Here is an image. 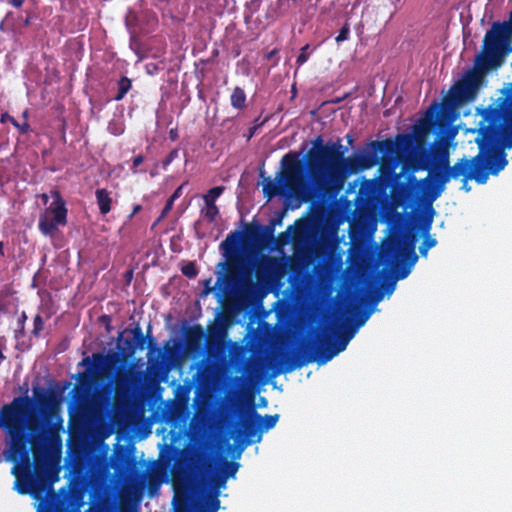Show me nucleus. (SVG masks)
I'll return each instance as SVG.
<instances>
[{
  "instance_id": "nucleus-57",
  "label": "nucleus",
  "mask_w": 512,
  "mask_h": 512,
  "mask_svg": "<svg viewBox=\"0 0 512 512\" xmlns=\"http://www.w3.org/2000/svg\"><path fill=\"white\" fill-rule=\"evenodd\" d=\"M4 255V244L3 242L0 241V256L4 257Z\"/></svg>"
},
{
  "instance_id": "nucleus-39",
  "label": "nucleus",
  "mask_w": 512,
  "mask_h": 512,
  "mask_svg": "<svg viewBox=\"0 0 512 512\" xmlns=\"http://www.w3.org/2000/svg\"><path fill=\"white\" fill-rule=\"evenodd\" d=\"M115 381H116V385L117 386H122V385L127 384V382H128V370L119 369L117 371V373H116Z\"/></svg>"
},
{
  "instance_id": "nucleus-49",
  "label": "nucleus",
  "mask_w": 512,
  "mask_h": 512,
  "mask_svg": "<svg viewBox=\"0 0 512 512\" xmlns=\"http://www.w3.org/2000/svg\"><path fill=\"white\" fill-rule=\"evenodd\" d=\"M26 0H9L8 3L15 8H20Z\"/></svg>"
},
{
  "instance_id": "nucleus-58",
  "label": "nucleus",
  "mask_w": 512,
  "mask_h": 512,
  "mask_svg": "<svg viewBox=\"0 0 512 512\" xmlns=\"http://www.w3.org/2000/svg\"><path fill=\"white\" fill-rule=\"evenodd\" d=\"M346 138H347L348 144H352L353 143L354 139H353V137L351 135H347Z\"/></svg>"
},
{
  "instance_id": "nucleus-29",
  "label": "nucleus",
  "mask_w": 512,
  "mask_h": 512,
  "mask_svg": "<svg viewBox=\"0 0 512 512\" xmlns=\"http://www.w3.org/2000/svg\"><path fill=\"white\" fill-rule=\"evenodd\" d=\"M427 210H426V213L423 217V220H422V230L424 232V234H428L430 229H431V226H432V222H433V216H434V208L432 207V204L431 205H427Z\"/></svg>"
},
{
  "instance_id": "nucleus-37",
  "label": "nucleus",
  "mask_w": 512,
  "mask_h": 512,
  "mask_svg": "<svg viewBox=\"0 0 512 512\" xmlns=\"http://www.w3.org/2000/svg\"><path fill=\"white\" fill-rule=\"evenodd\" d=\"M27 314L23 311L18 319V326L19 329L16 330V338L24 337L25 336V322L27 320Z\"/></svg>"
},
{
  "instance_id": "nucleus-61",
  "label": "nucleus",
  "mask_w": 512,
  "mask_h": 512,
  "mask_svg": "<svg viewBox=\"0 0 512 512\" xmlns=\"http://www.w3.org/2000/svg\"><path fill=\"white\" fill-rule=\"evenodd\" d=\"M212 54H213V56H217L218 55V50L217 49L214 50Z\"/></svg>"
},
{
  "instance_id": "nucleus-50",
  "label": "nucleus",
  "mask_w": 512,
  "mask_h": 512,
  "mask_svg": "<svg viewBox=\"0 0 512 512\" xmlns=\"http://www.w3.org/2000/svg\"><path fill=\"white\" fill-rule=\"evenodd\" d=\"M277 53H278V49H273V50H271L270 52L266 53V54H265V56H264V58H265L266 60H270V59H272V58H273Z\"/></svg>"
},
{
  "instance_id": "nucleus-13",
  "label": "nucleus",
  "mask_w": 512,
  "mask_h": 512,
  "mask_svg": "<svg viewBox=\"0 0 512 512\" xmlns=\"http://www.w3.org/2000/svg\"><path fill=\"white\" fill-rule=\"evenodd\" d=\"M121 361L118 353L103 354L101 352L93 353L91 357H85L79 365L86 366L87 372L79 373V381L87 382L90 379L89 373L99 374L100 372L113 368Z\"/></svg>"
},
{
  "instance_id": "nucleus-33",
  "label": "nucleus",
  "mask_w": 512,
  "mask_h": 512,
  "mask_svg": "<svg viewBox=\"0 0 512 512\" xmlns=\"http://www.w3.org/2000/svg\"><path fill=\"white\" fill-rule=\"evenodd\" d=\"M44 320L40 314L35 315L33 319V329L31 331L32 335L38 338L41 332L44 330Z\"/></svg>"
},
{
  "instance_id": "nucleus-9",
  "label": "nucleus",
  "mask_w": 512,
  "mask_h": 512,
  "mask_svg": "<svg viewBox=\"0 0 512 512\" xmlns=\"http://www.w3.org/2000/svg\"><path fill=\"white\" fill-rule=\"evenodd\" d=\"M278 420V414L261 416L254 411L250 418L242 421L235 430V441L240 447V453L247 446L260 442L262 440V434L272 429L277 424Z\"/></svg>"
},
{
  "instance_id": "nucleus-12",
  "label": "nucleus",
  "mask_w": 512,
  "mask_h": 512,
  "mask_svg": "<svg viewBox=\"0 0 512 512\" xmlns=\"http://www.w3.org/2000/svg\"><path fill=\"white\" fill-rule=\"evenodd\" d=\"M483 150L481 153L473 156L472 158L462 157L458 159V165L461 168V179L462 186L461 190L469 192L471 187L469 186L470 180H475L478 184H485L487 182V172L485 171V164L483 162Z\"/></svg>"
},
{
  "instance_id": "nucleus-11",
  "label": "nucleus",
  "mask_w": 512,
  "mask_h": 512,
  "mask_svg": "<svg viewBox=\"0 0 512 512\" xmlns=\"http://www.w3.org/2000/svg\"><path fill=\"white\" fill-rule=\"evenodd\" d=\"M461 168L456 162V167L453 170L431 169L428 176L423 180L424 188V202L427 205L433 204L446 189V185L452 179H459Z\"/></svg>"
},
{
  "instance_id": "nucleus-63",
  "label": "nucleus",
  "mask_w": 512,
  "mask_h": 512,
  "mask_svg": "<svg viewBox=\"0 0 512 512\" xmlns=\"http://www.w3.org/2000/svg\"><path fill=\"white\" fill-rule=\"evenodd\" d=\"M396 2H400L401 0H395Z\"/></svg>"
},
{
  "instance_id": "nucleus-31",
  "label": "nucleus",
  "mask_w": 512,
  "mask_h": 512,
  "mask_svg": "<svg viewBox=\"0 0 512 512\" xmlns=\"http://www.w3.org/2000/svg\"><path fill=\"white\" fill-rule=\"evenodd\" d=\"M437 244V240L435 238L430 237L428 234H425L424 240L419 246V252L421 256H426L429 249L435 247Z\"/></svg>"
},
{
  "instance_id": "nucleus-53",
  "label": "nucleus",
  "mask_w": 512,
  "mask_h": 512,
  "mask_svg": "<svg viewBox=\"0 0 512 512\" xmlns=\"http://www.w3.org/2000/svg\"><path fill=\"white\" fill-rule=\"evenodd\" d=\"M510 104H512V98L510 99V101H509V102L504 101V102H502L500 105H510ZM507 135H512V132H511L510 130H508V131H507ZM506 146H507V147H511V146H512V142L507 143V144H506Z\"/></svg>"
},
{
  "instance_id": "nucleus-22",
  "label": "nucleus",
  "mask_w": 512,
  "mask_h": 512,
  "mask_svg": "<svg viewBox=\"0 0 512 512\" xmlns=\"http://www.w3.org/2000/svg\"><path fill=\"white\" fill-rule=\"evenodd\" d=\"M95 196L100 213L102 215L108 214L112 206V198L109 192L105 188L97 189Z\"/></svg>"
},
{
  "instance_id": "nucleus-43",
  "label": "nucleus",
  "mask_w": 512,
  "mask_h": 512,
  "mask_svg": "<svg viewBox=\"0 0 512 512\" xmlns=\"http://www.w3.org/2000/svg\"><path fill=\"white\" fill-rule=\"evenodd\" d=\"M137 21V16L135 13L130 12L126 17V26L130 29L135 26Z\"/></svg>"
},
{
  "instance_id": "nucleus-6",
  "label": "nucleus",
  "mask_w": 512,
  "mask_h": 512,
  "mask_svg": "<svg viewBox=\"0 0 512 512\" xmlns=\"http://www.w3.org/2000/svg\"><path fill=\"white\" fill-rule=\"evenodd\" d=\"M274 239L273 226L246 225L245 231L240 232L234 230L227 235L224 241L221 242L220 248L223 250L224 255L227 257L226 263L219 265L226 268V274L222 277L227 285L252 287L250 279L241 277V263L238 258L241 243H251L257 246H264Z\"/></svg>"
},
{
  "instance_id": "nucleus-28",
  "label": "nucleus",
  "mask_w": 512,
  "mask_h": 512,
  "mask_svg": "<svg viewBox=\"0 0 512 512\" xmlns=\"http://www.w3.org/2000/svg\"><path fill=\"white\" fill-rule=\"evenodd\" d=\"M456 167V162L454 165H450L449 154L447 151H444L439 159L433 164V169H441V170H453Z\"/></svg>"
},
{
  "instance_id": "nucleus-41",
  "label": "nucleus",
  "mask_w": 512,
  "mask_h": 512,
  "mask_svg": "<svg viewBox=\"0 0 512 512\" xmlns=\"http://www.w3.org/2000/svg\"><path fill=\"white\" fill-rule=\"evenodd\" d=\"M177 157H178V150L173 149L172 151L169 152V154L163 160V166L166 167V166L170 165L174 161V159Z\"/></svg>"
},
{
  "instance_id": "nucleus-14",
  "label": "nucleus",
  "mask_w": 512,
  "mask_h": 512,
  "mask_svg": "<svg viewBox=\"0 0 512 512\" xmlns=\"http://www.w3.org/2000/svg\"><path fill=\"white\" fill-rule=\"evenodd\" d=\"M133 335L132 338L123 340V347H121L124 354L133 356L137 350H144L146 345L150 350L155 348V338L151 336V325L148 326L147 334L144 335L139 324L129 330Z\"/></svg>"
},
{
  "instance_id": "nucleus-16",
  "label": "nucleus",
  "mask_w": 512,
  "mask_h": 512,
  "mask_svg": "<svg viewBox=\"0 0 512 512\" xmlns=\"http://www.w3.org/2000/svg\"><path fill=\"white\" fill-rule=\"evenodd\" d=\"M284 273L281 260L276 257L265 256L256 265L255 274L260 282H271L280 278Z\"/></svg>"
},
{
  "instance_id": "nucleus-48",
  "label": "nucleus",
  "mask_w": 512,
  "mask_h": 512,
  "mask_svg": "<svg viewBox=\"0 0 512 512\" xmlns=\"http://www.w3.org/2000/svg\"><path fill=\"white\" fill-rule=\"evenodd\" d=\"M142 210V206L140 204H135L133 206L132 212L129 214L128 219L131 220L135 214Z\"/></svg>"
},
{
  "instance_id": "nucleus-21",
  "label": "nucleus",
  "mask_w": 512,
  "mask_h": 512,
  "mask_svg": "<svg viewBox=\"0 0 512 512\" xmlns=\"http://www.w3.org/2000/svg\"><path fill=\"white\" fill-rule=\"evenodd\" d=\"M60 225V222H55L53 217L41 213L38 221V229L44 236L53 237Z\"/></svg>"
},
{
  "instance_id": "nucleus-32",
  "label": "nucleus",
  "mask_w": 512,
  "mask_h": 512,
  "mask_svg": "<svg viewBox=\"0 0 512 512\" xmlns=\"http://www.w3.org/2000/svg\"><path fill=\"white\" fill-rule=\"evenodd\" d=\"M370 315H371V311H365L358 315V317L356 318V320L354 321L353 324H347L346 326H348L350 329H355V333H356L358 331V329L367 322Z\"/></svg>"
},
{
  "instance_id": "nucleus-18",
  "label": "nucleus",
  "mask_w": 512,
  "mask_h": 512,
  "mask_svg": "<svg viewBox=\"0 0 512 512\" xmlns=\"http://www.w3.org/2000/svg\"><path fill=\"white\" fill-rule=\"evenodd\" d=\"M54 200L45 209L44 214L53 217L55 222H60L61 226L67 224V213L66 203L63 200L61 194L58 191L53 192Z\"/></svg>"
},
{
  "instance_id": "nucleus-46",
  "label": "nucleus",
  "mask_w": 512,
  "mask_h": 512,
  "mask_svg": "<svg viewBox=\"0 0 512 512\" xmlns=\"http://www.w3.org/2000/svg\"><path fill=\"white\" fill-rule=\"evenodd\" d=\"M144 162V157L143 155H137L133 158V163H132V167L133 168H136L138 166H140L142 163Z\"/></svg>"
},
{
  "instance_id": "nucleus-15",
  "label": "nucleus",
  "mask_w": 512,
  "mask_h": 512,
  "mask_svg": "<svg viewBox=\"0 0 512 512\" xmlns=\"http://www.w3.org/2000/svg\"><path fill=\"white\" fill-rule=\"evenodd\" d=\"M208 475L202 476L198 481L191 480L187 483V489L192 491H196L198 488H201L202 491H206L208 487H211L210 494H213L215 491H219L220 488L225 487L227 478L223 475L219 470L212 466L211 464L207 466ZM220 492H218L219 494Z\"/></svg>"
},
{
  "instance_id": "nucleus-10",
  "label": "nucleus",
  "mask_w": 512,
  "mask_h": 512,
  "mask_svg": "<svg viewBox=\"0 0 512 512\" xmlns=\"http://www.w3.org/2000/svg\"><path fill=\"white\" fill-rule=\"evenodd\" d=\"M312 147L308 150L305 155L306 167H307V183L312 186L315 179L318 178L333 152L337 147V141L332 143L324 144L323 137L317 136L312 142ZM304 176H306L304 174Z\"/></svg>"
},
{
  "instance_id": "nucleus-17",
  "label": "nucleus",
  "mask_w": 512,
  "mask_h": 512,
  "mask_svg": "<svg viewBox=\"0 0 512 512\" xmlns=\"http://www.w3.org/2000/svg\"><path fill=\"white\" fill-rule=\"evenodd\" d=\"M357 174L373 168L381 164V153L373 145V141L369 142L365 149L359 154H353Z\"/></svg>"
},
{
  "instance_id": "nucleus-1",
  "label": "nucleus",
  "mask_w": 512,
  "mask_h": 512,
  "mask_svg": "<svg viewBox=\"0 0 512 512\" xmlns=\"http://www.w3.org/2000/svg\"><path fill=\"white\" fill-rule=\"evenodd\" d=\"M14 397L0 408V428L9 437L8 448L4 451L7 461L19 463L28 457V444L35 456V477L32 485L47 490L59 480V468L38 461V451L47 445H60V431L63 429L60 404L52 391L42 387L33 388V397L38 413L30 412L34 401L27 395Z\"/></svg>"
},
{
  "instance_id": "nucleus-4",
  "label": "nucleus",
  "mask_w": 512,
  "mask_h": 512,
  "mask_svg": "<svg viewBox=\"0 0 512 512\" xmlns=\"http://www.w3.org/2000/svg\"><path fill=\"white\" fill-rule=\"evenodd\" d=\"M478 131L476 143L478 153L483 148V162L487 178L489 174L497 175L507 164L506 153L497 149V145L507 136V131L512 132V103L510 105H490L483 112V120Z\"/></svg>"
},
{
  "instance_id": "nucleus-56",
  "label": "nucleus",
  "mask_w": 512,
  "mask_h": 512,
  "mask_svg": "<svg viewBox=\"0 0 512 512\" xmlns=\"http://www.w3.org/2000/svg\"><path fill=\"white\" fill-rule=\"evenodd\" d=\"M257 127H252L249 129V134H248V139H250L251 137H253L255 131H256Z\"/></svg>"
},
{
  "instance_id": "nucleus-51",
  "label": "nucleus",
  "mask_w": 512,
  "mask_h": 512,
  "mask_svg": "<svg viewBox=\"0 0 512 512\" xmlns=\"http://www.w3.org/2000/svg\"><path fill=\"white\" fill-rule=\"evenodd\" d=\"M262 0H251L250 5L254 8V10H258Z\"/></svg>"
},
{
  "instance_id": "nucleus-59",
  "label": "nucleus",
  "mask_w": 512,
  "mask_h": 512,
  "mask_svg": "<svg viewBox=\"0 0 512 512\" xmlns=\"http://www.w3.org/2000/svg\"><path fill=\"white\" fill-rule=\"evenodd\" d=\"M6 311V305L0 302V312Z\"/></svg>"
},
{
  "instance_id": "nucleus-36",
  "label": "nucleus",
  "mask_w": 512,
  "mask_h": 512,
  "mask_svg": "<svg viewBox=\"0 0 512 512\" xmlns=\"http://www.w3.org/2000/svg\"><path fill=\"white\" fill-rule=\"evenodd\" d=\"M176 512H191L190 502L188 496L181 499L179 496L176 503Z\"/></svg>"
},
{
  "instance_id": "nucleus-8",
  "label": "nucleus",
  "mask_w": 512,
  "mask_h": 512,
  "mask_svg": "<svg viewBox=\"0 0 512 512\" xmlns=\"http://www.w3.org/2000/svg\"><path fill=\"white\" fill-rule=\"evenodd\" d=\"M390 262L394 265V279L385 285V293L392 294L396 287V281L408 277L413 266L418 260L413 240H396L390 243L388 248Z\"/></svg>"
},
{
  "instance_id": "nucleus-54",
  "label": "nucleus",
  "mask_w": 512,
  "mask_h": 512,
  "mask_svg": "<svg viewBox=\"0 0 512 512\" xmlns=\"http://www.w3.org/2000/svg\"><path fill=\"white\" fill-rule=\"evenodd\" d=\"M382 299V294L381 293H377L373 300H374V304L378 303L380 300Z\"/></svg>"
},
{
  "instance_id": "nucleus-38",
  "label": "nucleus",
  "mask_w": 512,
  "mask_h": 512,
  "mask_svg": "<svg viewBox=\"0 0 512 512\" xmlns=\"http://www.w3.org/2000/svg\"><path fill=\"white\" fill-rule=\"evenodd\" d=\"M349 34H350V26L349 24L346 22L342 28L339 30V33L338 35L336 36L335 38V41L337 43H341L343 41H346L349 37Z\"/></svg>"
},
{
  "instance_id": "nucleus-2",
  "label": "nucleus",
  "mask_w": 512,
  "mask_h": 512,
  "mask_svg": "<svg viewBox=\"0 0 512 512\" xmlns=\"http://www.w3.org/2000/svg\"><path fill=\"white\" fill-rule=\"evenodd\" d=\"M346 148L341 139H337V147L312 186H309L304 176V165L299 154L288 152L281 159L285 172L283 174L285 185L296 195L329 196L339 194L346 181L357 174L354 156H345Z\"/></svg>"
},
{
  "instance_id": "nucleus-55",
  "label": "nucleus",
  "mask_w": 512,
  "mask_h": 512,
  "mask_svg": "<svg viewBox=\"0 0 512 512\" xmlns=\"http://www.w3.org/2000/svg\"><path fill=\"white\" fill-rule=\"evenodd\" d=\"M22 118L24 119V121H28L29 111L27 109L25 111H23Z\"/></svg>"
},
{
  "instance_id": "nucleus-52",
  "label": "nucleus",
  "mask_w": 512,
  "mask_h": 512,
  "mask_svg": "<svg viewBox=\"0 0 512 512\" xmlns=\"http://www.w3.org/2000/svg\"><path fill=\"white\" fill-rule=\"evenodd\" d=\"M169 138L173 141H175L178 138V133L176 129H171L169 131Z\"/></svg>"
},
{
  "instance_id": "nucleus-3",
  "label": "nucleus",
  "mask_w": 512,
  "mask_h": 512,
  "mask_svg": "<svg viewBox=\"0 0 512 512\" xmlns=\"http://www.w3.org/2000/svg\"><path fill=\"white\" fill-rule=\"evenodd\" d=\"M509 30L496 21L483 38L481 51L476 55L474 68L456 82L450 90L446 106L457 109L463 104L473 102L478 94L484 76L498 69L509 53Z\"/></svg>"
},
{
  "instance_id": "nucleus-60",
  "label": "nucleus",
  "mask_w": 512,
  "mask_h": 512,
  "mask_svg": "<svg viewBox=\"0 0 512 512\" xmlns=\"http://www.w3.org/2000/svg\"><path fill=\"white\" fill-rule=\"evenodd\" d=\"M42 198H43V200H44V201H45V203H46V202H47V200H48V196H47L46 194H42Z\"/></svg>"
},
{
  "instance_id": "nucleus-23",
  "label": "nucleus",
  "mask_w": 512,
  "mask_h": 512,
  "mask_svg": "<svg viewBox=\"0 0 512 512\" xmlns=\"http://www.w3.org/2000/svg\"><path fill=\"white\" fill-rule=\"evenodd\" d=\"M231 106L235 109L242 110L246 107V94L245 91L236 86L230 96Z\"/></svg>"
},
{
  "instance_id": "nucleus-26",
  "label": "nucleus",
  "mask_w": 512,
  "mask_h": 512,
  "mask_svg": "<svg viewBox=\"0 0 512 512\" xmlns=\"http://www.w3.org/2000/svg\"><path fill=\"white\" fill-rule=\"evenodd\" d=\"M204 203H205V207L203 209H201V214L209 223L215 222L216 217L219 214L218 206L216 205V203H212V202H204Z\"/></svg>"
},
{
  "instance_id": "nucleus-5",
  "label": "nucleus",
  "mask_w": 512,
  "mask_h": 512,
  "mask_svg": "<svg viewBox=\"0 0 512 512\" xmlns=\"http://www.w3.org/2000/svg\"><path fill=\"white\" fill-rule=\"evenodd\" d=\"M355 334V329H350L346 325L337 335L335 342L327 333H319L315 338L304 342L299 349L282 354L279 363L272 368L270 376L277 377L280 374L290 373L313 362L318 365L326 364L346 349Z\"/></svg>"
},
{
  "instance_id": "nucleus-45",
  "label": "nucleus",
  "mask_w": 512,
  "mask_h": 512,
  "mask_svg": "<svg viewBox=\"0 0 512 512\" xmlns=\"http://www.w3.org/2000/svg\"><path fill=\"white\" fill-rule=\"evenodd\" d=\"M174 202L171 199L166 201V204L162 210L161 217H164L173 208Z\"/></svg>"
},
{
  "instance_id": "nucleus-7",
  "label": "nucleus",
  "mask_w": 512,
  "mask_h": 512,
  "mask_svg": "<svg viewBox=\"0 0 512 512\" xmlns=\"http://www.w3.org/2000/svg\"><path fill=\"white\" fill-rule=\"evenodd\" d=\"M373 145L380 150L383 168L394 171L399 164H402L403 170L409 169L412 173L419 169L415 163L409 161L417 146L413 134L399 133L395 139L374 140Z\"/></svg>"
},
{
  "instance_id": "nucleus-24",
  "label": "nucleus",
  "mask_w": 512,
  "mask_h": 512,
  "mask_svg": "<svg viewBox=\"0 0 512 512\" xmlns=\"http://www.w3.org/2000/svg\"><path fill=\"white\" fill-rule=\"evenodd\" d=\"M220 508V500L218 498V491L213 494H208L203 505L200 507V512H217Z\"/></svg>"
},
{
  "instance_id": "nucleus-34",
  "label": "nucleus",
  "mask_w": 512,
  "mask_h": 512,
  "mask_svg": "<svg viewBox=\"0 0 512 512\" xmlns=\"http://www.w3.org/2000/svg\"><path fill=\"white\" fill-rule=\"evenodd\" d=\"M181 272L188 278H195L198 274V269L193 262H189L181 268Z\"/></svg>"
},
{
  "instance_id": "nucleus-27",
  "label": "nucleus",
  "mask_w": 512,
  "mask_h": 512,
  "mask_svg": "<svg viewBox=\"0 0 512 512\" xmlns=\"http://www.w3.org/2000/svg\"><path fill=\"white\" fill-rule=\"evenodd\" d=\"M225 186H215L202 195L204 202L216 203V200L224 193Z\"/></svg>"
},
{
  "instance_id": "nucleus-62",
  "label": "nucleus",
  "mask_w": 512,
  "mask_h": 512,
  "mask_svg": "<svg viewBox=\"0 0 512 512\" xmlns=\"http://www.w3.org/2000/svg\"><path fill=\"white\" fill-rule=\"evenodd\" d=\"M278 64V60H276L273 64V66H276Z\"/></svg>"
},
{
  "instance_id": "nucleus-40",
  "label": "nucleus",
  "mask_w": 512,
  "mask_h": 512,
  "mask_svg": "<svg viewBox=\"0 0 512 512\" xmlns=\"http://www.w3.org/2000/svg\"><path fill=\"white\" fill-rule=\"evenodd\" d=\"M14 127L23 135H26L31 131V127L28 121H24L23 123H19L17 121Z\"/></svg>"
},
{
  "instance_id": "nucleus-20",
  "label": "nucleus",
  "mask_w": 512,
  "mask_h": 512,
  "mask_svg": "<svg viewBox=\"0 0 512 512\" xmlns=\"http://www.w3.org/2000/svg\"><path fill=\"white\" fill-rule=\"evenodd\" d=\"M204 339V330L200 325H193L185 332L186 346L190 350L198 349Z\"/></svg>"
},
{
  "instance_id": "nucleus-30",
  "label": "nucleus",
  "mask_w": 512,
  "mask_h": 512,
  "mask_svg": "<svg viewBox=\"0 0 512 512\" xmlns=\"http://www.w3.org/2000/svg\"><path fill=\"white\" fill-rule=\"evenodd\" d=\"M239 463L234 461H225L223 464V467L219 472H221L223 475L226 476L228 479L229 477H235L238 469H239Z\"/></svg>"
},
{
  "instance_id": "nucleus-25",
  "label": "nucleus",
  "mask_w": 512,
  "mask_h": 512,
  "mask_svg": "<svg viewBox=\"0 0 512 512\" xmlns=\"http://www.w3.org/2000/svg\"><path fill=\"white\" fill-rule=\"evenodd\" d=\"M132 88V81L126 76H121L117 82V93L114 96L115 101H121Z\"/></svg>"
},
{
  "instance_id": "nucleus-47",
  "label": "nucleus",
  "mask_w": 512,
  "mask_h": 512,
  "mask_svg": "<svg viewBox=\"0 0 512 512\" xmlns=\"http://www.w3.org/2000/svg\"><path fill=\"white\" fill-rule=\"evenodd\" d=\"M292 226H289L287 231L285 232H282L279 234V239L283 242V243H287L288 242V239H289V235H288V232L291 230Z\"/></svg>"
},
{
  "instance_id": "nucleus-35",
  "label": "nucleus",
  "mask_w": 512,
  "mask_h": 512,
  "mask_svg": "<svg viewBox=\"0 0 512 512\" xmlns=\"http://www.w3.org/2000/svg\"><path fill=\"white\" fill-rule=\"evenodd\" d=\"M309 48H310V45L306 44L300 49V53L296 59V64L298 67L302 66L309 59V56H310V54L308 52Z\"/></svg>"
},
{
  "instance_id": "nucleus-19",
  "label": "nucleus",
  "mask_w": 512,
  "mask_h": 512,
  "mask_svg": "<svg viewBox=\"0 0 512 512\" xmlns=\"http://www.w3.org/2000/svg\"><path fill=\"white\" fill-rule=\"evenodd\" d=\"M282 168H284V167L282 166ZM284 172H285V169H283V172L280 174V179L277 182L272 181L270 178H268L267 182L264 184L263 193L268 201L271 200L272 198H274L275 196L282 194L283 193L282 187H285L291 194L296 196V194L293 193L285 185V181H284V177H283ZM297 197H298V195H297ZM311 197L312 196H305V197H301V199L308 200ZM299 198H300V196H299Z\"/></svg>"
},
{
  "instance_id": "nucleus-42",
  "label": "nucleus",
  "mask_w": 512,
  "mask_h": 512,
  "mask_svg": "<svg viewBox=\"0 0 512 512\" xmlns=\"http://www.w3.org/2000/svg\"><path fill=\"white\" fill-rule=\"evenodd\" d=\"M0 122L3 124L6 122H10L14 126L15 123L17 122V120L14 117H12L11 115H9L8 112H4L0 116Z\"/></svg>"
},
{
  "instance_id": "nucleus-44",
  "label": "nucleus",
  "mask_w": 512,
  "mask_h": 512,
  "mask_svg": "<svg viewBox=\"0 0 512 512\" xmlns=\"http://www.w3.org/2000/svg\"><path fill=\"white\" fill-rule=\"evenodd\" d=\"M183 186H184V184H181L180 186H178L175 189V191L169 197V199H171V201L175 202L182 195Z\"/></svg>"
}]
</instances>
